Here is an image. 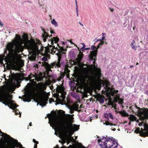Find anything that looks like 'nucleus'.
<instances>
[{"instance_id": "f257e3e1", "label": "nucleus", "mask_w": 148, "mask_h": 148, "mask_svg": "<svg viewBox=\"0 0 148 148\" xmlns=\"http://www.w3.org/2000/svg\"><path fill=\"white\" fill-rule=\"evenodd\" d=\"M23 39L17 34H15L14 41L8 43L4 51V55L6 60L10 64L14 66L17 65L19 64V52L23 51L24 46L32 53L29 57V59L32 61L35 60L36 56L39 53H43L42 51L44 49L38 40H29L27 36L24 34Z\"/></svg>"}, {"instance_id": "f03ea898", "label": "nucleus", "mask_w": 148, "mask_h": 148, "mask_svg": "<svg viewBox=\"0 0 148 148\" xmlns=\"http://www.w3.org/2000/svg\"><path fill=\"white\" fill-rule=\"evenodd\" d=\"M98 48L92 45L91 49L92 51L89 55V61L92 62L91 65L82 64L81 66V82L83 86L86 87L90 84H101L100 79L101 75V69L95 65V58Z\"/></svg>"}, {"instance_id": "7ed1b4c3", "label": "nucleus", "mask_w": 148, "mask_h": 148, "mask_svg": "<svg viewBox=\"0 0 148 148\" xmlns=\"http://www.w3.org/2000/svg\"><path fill=\"white\" fill-rule=\"evenodd\" d=\"M62 112V118H59L56 116H51L49 117V122L50 126L55 130L61 129L65 132L66 136L63 137L62 140L64 143L66 141L67 144H69L73 139L71 136L74 132L78 130L79 127L75 125L72 124L73 114H65L64 111Z\"/></svg>"}, {"instance_id": "20e7f679", "label": "nucleus", "mask_w": 148, "mask_h": 148, "mask_svg": "<svg viewBox=\"0 0 148 148\" xmlns=\"http://www.w3.org/2000/svg\"><path fill=\"white\" fill-rule=\"evenodd\" d=\"M51 82L50 80L46 81L45 84L39 83L36 85V88L32 91L26 93L24 95V101L29 102L31 99L37 97L38 103L40 106H45L48 100V98L43 95V90L45 89L47 85H50Z\"/></svg>"}, {"instance_id": "39448f33", "label": "nucleus", "mask_w": 148, "mask_h": 148, "mask_svg": "<svg viewBox=\"0 0 148 148\" xmlns=\"http://www.w3.org/2000/svg\"><path fill=\"white\" fill-rule=\"evenodd\" d=\"M59 39L57 37H54L50 42L51 45L48 44V46L47 47L44 52L46 51L47 53H51L52 54L55 53L58 57V61L51 63V64H47L45 67L48 75L51 72V68H59L60 67V61L61 54L64 53L63 51H64L63 47L58 46L57 43L58 42Z\"/></svg>"}, {"instance_id": "423d86ee", "label": "nucleus", "mask_w": 148, "mask_h": 148, "mask_svg": "<svg viewBox=\"0 0 148 148\" xmlns=\"http://www.w3.org/2000/svg\"><path fill=\"white\" fill-rule=\"evenodd\" d=\"M12 96L9 94L3 92H0V100L3 101V103L5 105L8 106L12 109L16 115L19 114V117L21 116V113L19 111L16 109L18 106L13 102L11 99Z\"/></svg>"}, {"instance_id": "0eeeda50", "label": "nucleus", "mask_w": 148, "mask_h": 148, "mask_svg": "<svg viewBox=\"0 0 148 148\" xmlns=\"http://www.w3.org/2000/svg\"><path fill=\"white\" fill-rule=\"evenodd\" d=\"M130 109L142 120L148 119V109L140 108L136 105L131 106Z\"/></svg>"}, {"instance_id": "6e6552de", "label": "nucleus", "mask_w": 148, "mask_h": 148, "mask_svg": "<svg viewBox=\"0 0 148 148\" xmlns=\"http://www.w3.org/2000/svg\"><path fill=\"white\" fill-rule=\"evenodd\" d=\"M99 144L102 148H116L118 146L116 141L109 138H103L99 142Z\"/></svg>"}, {"instance_id": "1a4fd4ad", "label": "nucleus", "mask_w": 148, "mask_h": 148, "mask_svg": "<svg viewBox=\"0 0 148 148\" xmlns=\"http://www.w3.org/2000/svg\"><path fill=\"white\" fill-rule=\"evenodd\" d=\"M118 90H111L110 91L106 89L104 91L103 90H102L101 91L102 93H105L106 92V95L110 99H111V96L113 97V100L115 102H118V103L122 104L123 103V99H122L120 98L119 97V95L118 94Z\"/></svg>"}, {"instance_id": "9d476101", "label": "nucleus", "mask_w": 148, "mask_h": 148, "mask_svg": "<svg viewBox=\"0 0 148 148\" xmlns=\"http://www.w3.org/2000/svg\"><path fill=\"white\" fill-rule=\"evenodd\" d=\"M144 129L142 128L140 130L139 128H137L135 130L136 133H139L141 136H146L148 134V125L145 124L143 125Z\"/></svg>"}, {"instance_id": "9b49d317", "label": "nucleus", "mask_w": 148, "mask_h": 148, "mask_svg": "<svg viewBox=\"0 0 148 148\" xmlns=\"http://www.w3.org/2000/svg\"><path fill=\"white\" fill-rule=\"evenodd\" d=\"M28 78L33 84H36V83L34 81V79L38 82L41 81L43 79L41 75L34 76L32 74L28 76Z\"/></svg>"}, {"instance_id": "f8f14e48", "label": "nucleus", "mask_w": 148, "mask_h": 148, "mask_svg": "<svg viewBox=\"0 0 148 148\" xmlns=\"http://www.w3.org/2000/svg\"><path fill=\"white\" fill-rule=\"evenodd\" d=\"M67 107L69 109L71 114L73 113L74 110L77 111L79 107L77 104L74 103L72 105H67Z\"/></svg>"}, {"instance_id": "ddd939ff", "label": "nucleus", "mask_w": 148, "mask_h": 148, "mask_svg": "<svg viewBox=\"0 0 148 148\" xmlns=\"http://www.w3.org/2000/svg\"><path fill=\"white\" fill-rule=\"evenodd\" d=\"M57 90L59 93H60V96L63 100L64 97L65 95V92H64V89L63 87L61 86H59L57 87Z\"/></svg>"}, {"instance_id": "4468645a", "label": "nucleus", "mask_w": 148, "mask_h": 148, "mask_svg": "<svg viewBox=\"0 0 148 148\" xmlns=\"http://www.w3.org/2000/svg\"><path fill=\"white\" fill-rule=\"evenodd\" d=\"M0 133L1 134V136H2L4 138V139H5V140H8L11 142L12 140V139H11V138H12L10 137L9 135L2 132L0 130Z\"/></svg>"}, {"instance_id": "2eb2a0df", "label": "nucleus", "mask_w": 148, "mask_h": 148, "mask_svg": "<svg viewBox=\"0 0 148 148\" xmlns=\"http://www.w3.org/2000/svg\"><path fill=\"white\" fill-rule=\"evenodd\" d=\"M50 37L48 35L47 33L43 29V33L42 35V37L43 41L45 42L47 40V39L48 38V37Z\"/></svg>"}, {"instance_id": "dca6fc26", "label": "nucleus", "mask_w": 148, "mask_h": 148, "mask_svg": "<svg viewBox=\"0 0 148 148\" xmlns=\"http://www.w3.org/2000/svg\"><path fill=\"white\" fill-rule=\"evenodd\" d=\"M104 116L105 118L108 120L109 119H113V118L112 114L110 112L105 113Z\"/></svg>"}, {"instance_id": "f3484780", "label": "nucleus", "mask_w": 148, "mask_h": 148, "mask_svg": "<svg viewBox=\"0 0 148 148\" xmlns=\"http://www.w3.org/2000/svg\"><path fill=\"white\" fill-rule=\"evenodd\" d=\"M15 84L19 82L21 80V76L19 75H15Z\"/></svg>"}, {"instance_id": "a211bd4d", "label": "nucleus", "mask_w": 148, "mask_h": 148, "mask_svg": "<svg viewBox=\"0 0 148 148\" xmlns=\"http://www.w3.org/2000/svg\"><path fill=\"white\" fill-rule=\"evenodd\" d=\"M102 41L97 45L98 48H99L100 46L102 45L106 41V36H103L101 39Z\"/></svg>"}, {"instance_id": "6ab92c4d", "label": "nucleus", "mask_w": 148, "mask_h": 148, "mask_svg": "<svg viewBox=\"0 0 148 148\" xmlns=\"http://www.w3.org/2000/svg\"><path fill=\"white\" fill-rule=\"evenodd\" d=\"M83 53L82 52L80 51L78 55V58L77 59V61L79 63L81 61L83 58Z\"/></svg>"}, {"instance_id": "aec40b11", "label": "nucleus", "mask_w": 148, "mask_h": 148, "mask_svg": "<svg viewBox=\"0 0 148 148\" xmlns=\"http://www.w3.org/2000/svg\"><path fill=\"white\" fill-rule=\"evenodd\" d=\"M135 43V41L134 40H133L132 42V43H131L130 45L131 47H132V48L135 50H136L137 49V46L134 45V44Z\"/></svg>"}, {"instance_id": "412c9836", "label": "nucleus", "mask_w": 148, "mask_h": 148, "mask_svg": "<svg viewBox=\"0 0 148 148\" xmlns=\"http://www.w3.org/2000/svg\"><path fill=\"white\" fill-rule=\"evenodd\" d=\"M128 118L129 120L131 121H136L137 119L136 117L135 116L133 115H130Z\"/></svg>"}, {"instance_id": "4be33fe9", "label": "nucleus", "mask_w": 148, "mask_h": 148, "mask_svg": "<svg viewBox=\"0 0 148 148\" xmlns=\"http://www.w3.org/2000/svg\"><path fill=\"white\" fill-rule=\"evenodd\" d=\"M70 66H69L68 64H66L64 66V69L65 72L68 74L70 72V71L68 69V67Z\"/></svg>"}, {"instance_id": "5701e85b", "label": "nucleus", "mask_w": 148, "mask_h": 148, "mask_svg": "<svg viewBox=\"0 0 148 148\" xmlns=\"http://www.w3.org/2000/svg\"><path fill=\"white\" fill-rule=\"evenodd\" d=\"M103 85V86H106L107 89H108L109 88L108 86H110V83L108 81H105Z\"/></svg>"}, {"instance_id": "b1692460", "label": "nucleus", "mask_w": 148, "mask_h": 148, "mask_svg": "<svg viewBox=\"0 0 148 148\" xmlns=\"http://www.w3.org/2000/svg\"><path fill=\"white\" fill-rule=\"evenodd\" d=\"M51 23L54 25L55 27H57L58 26V23L54 19H53L51 21Z\"/></svg>"}, {"instance_id": "393cba45", "label": "nucleus", "mask_w": 148, "mask_h": 148, "mask_svg": "<svg viewBox=\"0 0 148 148\" xmlns=\"http://www.w3.org/2000/svg\"><path fill=\"white\" fill-rule=\"evenodd\" d=\"M104 124H105L106 125H110L111 126H115L116 125L110 122L109 121H107L105 123H104Z\"/></svg>"}, {"instance_id": "a878e982", "label": "nucleus", "mask_w": 148, "mask_h": 148, "mask_svg": "<svg viewBox=\"0 0 148 148\" xmlns=\"http://www.w3.org/2000/svg\"><path fill=\"white\" fill-rule=\"evenodd\" d=\"M109 103L110 104L112 108H114L115 109L116 108V106L115 103L111 101H110Z\"/></svg>"}, {"instance_id": "bb28decb", "label": "nucleus", "mask_w": 148, "mask_h": 148, "mask_svg": "<svg viewBox=\"0 0 148 148\" xmlns=\"http://www.w3.org/2000/svg\"><path fill=\"white\" fill-rule=\"evenodd\" d=\"M118 113H119L120 114H121L122 116H126V115H127V113L124 111H119Z\"/></svg>"}, {"instance_id": "cd10ccee", "label": "nucleus", "mask_w": 148, "mask_h": 148, "mask_svg": "<svg viewBox=\"0 0 148 148\" xmlns=\"http://www.w3.org/2000/svg\"><path fill=\"white\" fill-rule=\"evenodd\" d=\"M81 44L82 45L83 47L80 48V49L83 51H84V49L85 48V47H86V45L84 43H81Z\"/></svg>"}, {"instance_id": "c85d7f7f", "label": "nucleus", "mask_w": 148, "mask_h": 148, "mask_svg": "<svg viewBox=\"0 0 148 148\" xmlns=\"http://www.w3.org/2000/svg\"><path fill=\"white\" fill-rule=\"evenodd\" d=\"M33 141L34 142V143H36V144H35V145H34V148H37V146L36 144L38 143V142H37L34 139H33Z\"/></svg>"}, {"instance_id": "c756f323", "label": "nucleus", "mask_w": 148, "mask_h": 148, "mask_svg": "<svg viewBox=\"0 0 148 148\" xmlns=\"http://www.w3.org/2000/svg\"><path fill=\"white\" fill-rule=\"evenodd\" d=\"M109 9L112 12H113L114 11V9L113 8L109 7Z\"/></svg>"}, {"instance_id": "7c9ffc66", "label": "nucleus", "mask_w": 148, "mask_h": 148, "mask_svg": "<svg viewBox=\"0 0 148 148\" xmlns=\"http://www.w3.org/2000/svg\"><path fill=\"white\" fill-rule=\"evenodd\" d=\"M99 101L101 103H103L104 102V100L103 99H101L99 100Z\"/></svg>"}, {"instance_id": "2f4dec72", "label": "nucleus", "mask_w": 148, "mask_h": 148, "mask_svg": "<svg viewBox=\"0 0 148 148\" xmlns=\"http://www.w3.org/2000/svg\"><path fill=\"white\" fill-rule=\"evenodd\" d=\"M62 79V77L61 76L57 80L58 81H60L61 80V79Z\"/></svg>"}, {"instance_id": "473e14b6", "label": "nucleus", "mask_w": 148, "mask_h": 148, "mask_svg": "<svg viewBox=\"0 0 148 148\" xmlns=\"http://www.w3.org/2000/svg\"><path fill=\"white\" fill-rule=\"evenodd\" d=\"M90 49V48H85L84 49V50H88Z\"/></svg>"}, {"instance_id": "72a5a7b5", "label": "nucleus", "mask_w": 148, "mask_h": 148, "mask_svg": "<svg viewBox=\"0 0 148 148\" xmlns=\"http://www.w3.org/2000/svg\"><path fill=\"white\" fill-rule=\"evenodd\" d=\"M3 23L1 22V21H0V25L1 26H3Z\"/></svg>"}, {"instance_id": "f704fd0d", "label": "nucleus", "mask_w": 148, "mask_h": 148, "mask_svg": "<svg viewBox=\"0 0 148 148\" xmlns=\"http://www.w3.org/2000/svg\"><path fill=\"white\" fill-rule=\"evenodd\" d=\"M69 42H70L71 44H74L72 42V41L71 40H70L69 41Z\"/></svg>"}, {"instance_id": "c9c22d12", "label": "nucleus", "mask_w": 148, "mask_h": 148, "mask_svg": "<svg viewBox=\"0 0 148 148\" xmlns=\"http://www.w3.org/2000/svg\"><path fill=\"white\" fill-rule=\"evenodd\" d=\"M143 124V123H140L138 124V125L140 126H142Z\"/></svg>"}, {"instance_id": "e433bc0d", "label": "nucleus", "mask_w": 148, "mask_h": 148, "mask_svg": "<svg viewBox=\"0 0 148 148\" xmlns=\"http://www.w3.org/2000/svg\"><path fill=\"white\" fill-rule=\"evenodd\" d=\"M76 12H78V8H77V6H76Z\"/></svg>"}, {"instance_id": "4c0bfd02", "label": "nucleus", "mask_w": 148, "mask_h": 148, "mask_svg": "<svg viewBox=\"0 0 148 148\" xmlns=\"http://www.w3.org/2000/svg\"><path fill=\"white\" fill-rule=\"evenodd\" d=\"M100 41L101 42L102 41V40H101V39H99L97 40V41Z\"/></svg>"}, {"instance_id": "58836bf2", "label": "nucleus", "mask_w": 148, "mask_h": 148, "mask_svg": "<svg viewBox=\"0 0 148 148\" xmlns=\"http://www.w3.org/2000/svg\"><path fill=\"white\" fill-rule=\"evenodd\" d=\"M50 32L51 34H52L54 33V32L52 31H50Z\"/></svg>"}, {"instance_id": "ea45409f", "label": "nucleus", "mask_w": 148, "mask_h": 148, "mask_svg": "<svg viewBox=\"0 0 148 148\" xmlns=\"http://www.w3.org/2000/svg\"><path fill=\"white\" fill-rule=\"evenodd\" d=\"M77 15V16H78V12H76Z\"/></svg>"}, {"instance_id": "a19ab883", "label": "nucleus", "mask_w": 148, "mask_h": 148, "mask_svg": "<svg viewBox=\"0 0 148 148\" xmlns=\"http://www.w3.org/2000/svg\"><path fill=\"white\" fill-rule=\"evenodd\" d=\"M106 34L105 33H103L102 34V35L103 36L104 35H105Z\"/></svg>"}, {"instance_id": "79ce46f5", "label": "nucleus", "mask_w": 148, "mask_h": 148, "mask_svg": "<svg viewBox=\"0 0 148 148\" xmlns=\"http://www.w3.org/2000/svg\"><path fill=\"white\" fill-rule=\"evenodd\" d=\"M79 23V24H80L81 25H82V26H83V25L82 23Z\"/></svg>"}, {"instance_id": "37998d69", "label": "nucleus", "mask_w": 148, "mask_h": 148, "mask_svg": "<svg viewBox=\"0 0 148 148\" xmlns=\"http://www.w3.org/2000/svg\"><path fill=\"white\" fill-rule=\"evenodd\" d=\"M112 130H113V131H115L116 130V129L114 128V129H112Z\"/></svg>"}, {"instance_id": "c03bdc74", "label": "nucleus", "mask_w": 148, "mask_h": 148, "mask_svg": "<svg viewBox=\"0 0 148 148\" xmlns=\"http://www.w3.org/2000/svg\"><path fill=\"white\" fill-rule=\"evenodd\" d=\"M31 122H30L29 124V125L30 126H31L32 125V124H31Z\"/></svg>"}, {"instance_id": "a18cd8bd", "label": "nucleus", "mask_w": 148, "mask_h": 148, "mask_svg": "<svg viewBox=\"0 0 148 148\" xmlns=\"http://www.w3.org/2000/svg\"><path fill=\"white\" fill-rule=\"evenodd\" d=\"M133 65H131L130 66V68H131V67H133Z\"/></svg>"}, {"instance_id": "49530a36", "label": "nucleus", "mask_w": 148, "mask_h": 148, "mask_svg": "<svg viewBox=\"0 0 148 148\" xmlns=\"http://www.w3.org/2000/svg\"><path fill=\"white\" fill-rule=\"evenodd\" d=\"M136 122H139V120H137L136 121Z\"/></svg>"}, {"instance_id": "de8ad7c7", "label": "nucleus", "mask_w": 148, "mask_h": 148, "mask_svg": "<svg viewBox=\"0 0 148 148\" xmlns=\"http://www.w3.org/2000/svg\"><path fill=\"white\" fill-rule=\"evenodd\" d=\"M44 58H42V60H44Z\"/></svg>"}, {"instance_id": "09e8293b", "label": "nucleus", "mask_w": 148, "mask_h": 148, "mask_svg": "<svg viewBox=\"0 0 148 148\" xmlns=\"http://www.w3.org/2000/svg\"><path fill=\"white\" fill-rule=\"evenodd\" d=\"M138 63H137L136 64V65H138Z\"/></svg>"}, {"instance_id": "8fccbe9b", "label": "nucleus", "mask_w": 148, "mask_h": 148, "mask_svg": "<svg viewBox=\"0 0 148 148\" xmlns=\"http://www.w3.org/2000/svg\"><path fill=\"white\" fill-rule=\"evenodd\" d=\"M19 98H21V97H19Z\"/></svg>"}, {"instance_id": "3c124183", "label": "nucleus", "mask_w": 148, "mask_h": 148, "mask_svg": "<svg viewBox=\"0 0 148 148\" xmlns=\"http://www.w3.org/2000/svg\"><path fill=\"white\" fill-rule=\"evenodd\" d=\"M76 47H77V45H76Z\"/></svg>"}, {"instance_id": "603ef678", "label": "nucleus", "mask_w": 148, "mask_h": 148, "mask_svg": "<svg viewBox=\"0 0 148 148\" xmlns=\"http://www.w3.org/2000/svg\"><path fill=\"white\" fill-rule=\"evenodd\" d=\"M46 59H45V60L46 61Z\"/></svg>"}, {"instance_id": "864d4df0", "label": "nucleus", "mask_w": 148, "mask_h": 148, "mask_svg": "<svg viewBox=\"0 0 148 148\" xmlns=\"http://www.w3.org/2000/svg\"><path fill=\"white\" fill-rule=\"evenodd\" d=\"M55 134H56V133H55Z\"/></svg>"}]
</instances>
